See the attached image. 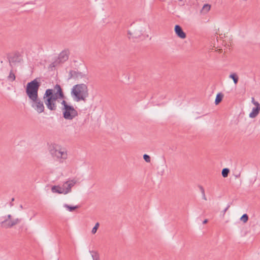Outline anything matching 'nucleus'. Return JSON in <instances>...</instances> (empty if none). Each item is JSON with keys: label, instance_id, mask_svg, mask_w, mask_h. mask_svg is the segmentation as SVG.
Here are the masks:
<instances>
[{"label": "nucleus", "instance_id": "f257e3e1", "mask_svg": "<svg viewBox=\"0 0 260 260\" xmlns=\"http://www.w3.org/2000/svg\"><path fill=\"white\" fill-rule=\"evenodd\" d=\"M40 78H36L27 83L25 92L28 96L31 106L38 113L44 112L45 106L43 101L39 97V90L41 86Z\"/></svg>", "mask_w": 260, "mask_h": 260}, {"label": "nucleus", "instance_id": "f03ea898", "mask_svg": "<svg viewBox=\"0 0 260 260\" xmlns=\"http://www.w3.org/2000/svg\"><path fill=\"white\" fill-rule=\"evenodd\" d=\"M65 96L61 86L56 84L54 89H47L43 95V100L47 108L50 111H56V101L58 99H64Z\"/></svg>", "mask_w": 260, "mask_h": 260}, {"label": "nucleus", "instance_id": "7ed1b4c3", "mask_svg": "<svg viewBox=\"0 0 260 260\" xmlns=\"http://www.w3.org/2000/svg\"><path fill=\"white\" fill-rule=\"evenodd\" d=\"M71 93L75 101L85 102L89 95L87 86L85 84H76L73 87Z\"/></svg>", "mask_w": 260, "mask_h": 260}, {"label": "nucleus", "instance_id": "20e7f679", "mask_svg": "<svg viewBox=\"0 0 260 260\" xmlns=\"http://www.w3.org/2000/svg\"><path fill=\"white\" fill-rule=\"evenodd\" d=\"M62 106L61 109L63 117L67 120H72L78 116V111L74 107L68 104L65 100H62L61 102Z\"/></svg>", "mask_w": 260, "mask_h": 260}, {"label": "nucleus", "instance_id": "39448f33", "mask_svg": "<svg viewBox=\"0 0 260 260\" xmlns=\"http://www.w3.org/2000/svg\"><path fill=\"white\" fill-rule=\"evenodd\" d=\"M76 181L75 180H69L65 182L62 187L60 186L54 185L51 188V191L54 193L59 194H67L71 192V188L76 184Z\"/></svg>", "mask_w": 260, "mask_h": 260}, {"label": "nucleus", "instance_id": "423d86ee", "mask_svg": "<svg viewBox=\"0 0 260 260\" xmlns=\"http://www.w3.org/2000/svg\"><path fill=\"white\" fill-rule=\"evenodd\" d=\"M10 66L12 67V63L16 64V63L21 62L22 60V57L21 54L17 52L14 53L12 55H10L8 57Z\"/></svg>", "mask_w": 260, "mask_h": 260}, {"label": "nucleus", "instance_id": "0eeeda50", "mask_svg": "<svg viewBox=\"0 0 260 260\" xmlns=\"http://www.w3.org/2000/svg\"><path fill=\"white\" fill-rule=\"evenodd\" d=\"M20 221L21 219L19 218H16L13 220L9 221L8 223H7V220H4L1 222V224L3 228L8 229L18 224Z\"/></svg>", "mask_w": 260, "mask_h": 260}, {"label": "nucleus", "instance_id": "6e6552de", "mask_svg": "<svg viewBox=\"0 0 260 260\" xmlns=\"http://www.w3.org/2000/svg\"><path fill=\"white\" fill-rule=\"evenodd\" d=\"M70 55V51L68 49L62 50L59 54L58 59L59 60V63L64 62L69 59Z\"/></svg>", "mask_w": 260, "mask_h": 260}, {"label": "nucleus", "instance_id": "1a4fd4ad", "mask_svg": "<svg viewBox=\"0 0 260 260\" xmlns=\"http://www.w3.org/2000/svg\"><path fill=\"white\" fill-rule=\"evenodd\" d=\"M174 31L178 37L182 39L186 38V33L183 30L182 28L179 25H175L174 27Z\"/></svg>", "mask_w": 260, "mask_h": 260}, {"label": "nucleus", "instance_id": "9d476101", "mask_svg": "<svg viewBox=\"0 0 260 260\" xmlns=\"http://www.w3.org/2000/svg\"><path fill=\"white\" fill-rule=\"evenodd\" d=\"M127 34L129 35V39H137L142 35V33L141 31L138 32V29H136L132 32L128 30Z\"/></svg>", "mask_w": 260, "mask_h": 260}, {"label": "nucleus", "instance_id": "9b49d317", "mask_svg": "<svg viewBox=\"0 0 260 260\" xmlns=\"http://www.w3.org/2000/svg\"><path fill=\"white\" fill-rule=\"evenodd\" d=\"M260 107H253L252 112L249 114V117L255 118L259 113Z\"/></svg>", "mask_w": 260, "mask_h": 260}, {"label": "nucleus", "instance_id": "f8f14e48", "mask_svg": "<svg viewBox=\"0 0 260 260\" xmlns=\"http://www.w3.org/2000/svg\"><path fill=\"white\" fill-rule=\"evenodd\" d=\"M86 74L83 73L82 72H79V71H75V75H74V79L75 80H79L80 79H82L83 78L86 77Z\"/></svg>", "mask_w": 260, "mask_h": 260}, {"label": "nucleus", "instance_id": "ddd939ff", "mask_svg": "<svg viewBox=\"0 0 260 260\" xmlns=\"http://www.w3.org/2000/svg\"><path fill=\"white\" fill-rule=\"evenodd\" d=\"M223 98V94L221 92L218 93L216 95V99L215 100V104L216 105H218L222 100Z\"/></svg>", "mask_w": 260, "mask_h": 260}, {"label": "nucleus", "instance_id": "4468645a", "mask_svg": "<svg viewBox=\"0 0 260 260\" xmlns=\"http://www.w3.org/2000/svg\"><path fill=\"white\" fill-rule=\"evenodd\" d=\"M63 207L67 208L69 211L73 212L76 209L79 208V206H71L68 204H65L63 205Z\"/></svg>", "mask_w": 260, "mask_h": 260}, {"label": "nucleus", "instance_id": "2eb2a0df", "mask_svg": "<svg viewBox=\"0 0 260 260\" xmlns=\"http://www.w3.org/2000/svg\"><path fill=\"white\" fill-rule=\"evenodd\" d=\"M93 260H100L99 254L95 251H90Z\"/></svg>", "mask_w": 260, "mask_h": 260}, {"label": "nucleus", "instance_id": "dca6fc26", "mask_svg": "<svg viewBox=\"0 0 260 260\" xmlns=\"http://www.w3.org/2000/svg\"><path fill=\"white\" fill-rule=\"evenodd\" d=\"M229 77L233 80V81L235 84H237L239 80V77L236 73L231 74L230 75Z\"/></svg>", "mask_w": 260, "mask_h": 260}, {"label": "nucleus", "instance_id": "f3484780", "mask_svg": "<svg viewBox=\"0 0 260 260\" xmlns=\"http://www.w3.org/2000/svg\"><path fill=\"white\" fill-rule=\"evenodd\" d=\"M66 154H64L63 152L57 150L56 153L54 156H56L57 158H66Z\"/></svg>", "mask_w": 260, "mask_h": 260}, {"label": "nucleus", "instance_id": "a211bd4d", "mask_svg": "<svg viewBox=\"0 0 260 260\" xmlns=\"http://www.w3.org/2000/svg\"><path fill=\"white\" fill-rule=\"evenodd\" d=\"M230 169L228 168H224L222 169L221 171V174L223 177L225 178L228 176L229 174L230 173Z\"/></svg>", "mask_w": 260, "mask_h": 260}, {"label": "nucleus", "instance_id": "6ab92c4d", "mask_svg": "<svg viewBox=\"0 0 260 260\" xmlns=\"http://www.w3.org/2000/svg\"><path fill=\"white\" fill-rule=\"evenodd\" d=\"M16 79V76L13 73L12 70H11L9 73V75L8 77V79L11 81H14Z\"/></svg>", "mask_w": 260, "mask_h": 260}, {"label": "nucleus", "instance_id": "aec40b11", "mask_svg": "<svg viewBox=\"0 0 260 260\" xmlns=\"http://www.w3.org/2000/svg\"><path fill=\"white\" fill-rule=\"evenodd\" d=\"M249 217L247 214H244L240 218V220L243 221L244 223H246L248 220Z\"/></svg>", "mask_w": 260, "mask_h": 260}, {"label": "nucleus", "instance_id": "412c9836", "mask_svg": "<svg viewBox=\"0 0 260 260\" xmlns=\"http://www.w3.org/2000/svg\"><path fill=\"white\" fill-rule=\"evenodd\" d=\"M211 8V6L209 4H205L202 8V11L205 12H208Z\"/></svg>", "mask_w": 260, "mask_h": 260}, {"label": "nucleus", "instance_id": "4be33fe9", "mask_svg": "<svg viewBox=\"0 0 260 260\" xmlns=\"http://www.w3.org/2000/svg\"><path fill=\"white\" fill-rule=\"evenodd\" d=\"M100 224L99 222H96L94 225V226L92 228L91 233L93 234H94L96 233L97 230L99 227Z\"/></svg>", "mask_w": 260, "mask_h": 260}, {"label": "nucleus", "instance_id": "5701e85b", "mask_svg": "<svg viewBox=\"0 0 260 260\" xmlns=\"http://www.w3.org/2000/svg\"><path fill=\"white\" fill-rule=\"evenodd\" d=\"M143 159L147 162H150L151 160V158L150 156L146 154L143 155Z\"/></svg>", "mask_w": 260, "mask_h": 260}, {"label": "nucleus", "instance_id": "b1692460", "mask_svg": "<svg viewBox=\"0 0 260 260\" xmlns=\"http://www.w3.org/2000/svg\"><path fill=\"white\" fill-rule=\"evenodd\" d=\"M75 71H74V70L70 71L69 73L68 79H71L72 78L74 79Z\"/></svg>", "mask_w": 260, "mask_h": 260}, {"label": "nucleus", "instance_id": "393cba45", "mask_svg": "<svg viewBox=\"0 0 260 260\" xmlns=\"http://www.w3.org/2000/svg\"><path fill=\"white\" fill-rule=\"evenodd\" d=\"M57 150L56 149L54 148H53L52 149H51L50 150V153L52 154V155L54 156L55 154L57 152Z\"/></svg>", "mask_w": 260, "mask_h": 260}, {"label": "nucleus", "instance_id": "a878e982", "mask_svg": "<svg viewBox=\"0 0 260 260\" xmlns=\"http://www.w3.org/2000/svg\"><path fill=\"white\" fill-rule=\"evenodd\" d=\"M199 187L201 191L202 194L204 193L205 190H204V187L201 185H199Z\"/></svg>", "mask_w": 260, "mask_h": 260}, {"label": "nucleus", "instance_id": "bb28decb", "mask_svg": "<svg viewBox=\"0 0 260 260\" xmlns=\"http://www.w3.org/2000/svg\"><path fill=\"white\" fill-rule=\"evenodd\" d=\"M11 218H12L11 215H10V214L8 215L7 218L5 219V220H7V223L9 222H8L9 220H10V221L12 220Z\"/></svg>", "mask_w": 260, "mask_h": 260}, {"label": "nucleus", "instance_id": "cd10ccee", "mask_svg": "<svg viewBox=\"0 0 260 260\" xmlns=\"http://www.w3.org/2000/svg\"><path fill=\"white\" fill-rule=\"evenodd\" d=\"M253 104L255 106V107H260V104L257 101L253 102Z\"/></svg>", "mask_w": 260, "mask_h": 260}, {"label": "nucleus", "instance_id": "c85d7f7f", "mask_svg": "<svg viewBox=\"0 0 260 260\" xmlns=\"http://www.w3.org/2000/svg\"><path fill=\"white\" fill-rule=\"evenodd\" d=\"M230 207V205H229L224 210L222 211L223 212V215L224 216V215L225 214L226 211L228 210V209L229 208V207Z\"/></svg>", "mask_w": 260, "mask_h": 260}, {"label": "nucleus", "instance_id": "c756f323", "mask_svg": "<svg viewBox=\"0 0 260 260\" xmlns=\"http://www.w3.org/2000/svg\"><path fill=\"white\" fill-rule=\"evenodd\" d=\"M56 61H54L53 62H52L51 64H50V66L51 67H54L56 66Z\"/></svg>", "mask_w": 260, "mask_h": 260}, {"label": "nucleus", "instance_id": "7c9ffc66", "mask_svg": "<svg viewBox=\"0 0 260 260\" xmlns=\"http://www.w3.org/2000/svg\"><path fill=\"white\" fill-rule=\"evenodd\" d=\"M202 197H203V199L204 200H207V198H206V197L205 196V193L202 194Z\"/></svg>", "mask_w": 260, "mask_h": 260}, {"label": "nucleus", "instance_id": "2f4dec72", "mask_svg": "<svg viewBox=\"0 0 260 260\" xmlns=\"http://www.w3.org/2000/svg\"><path fill=\"white\" fill-rule=\"evenodd\" d=\"M208 220L207 219H205L203 221V224H206L208 222Z\"/></svg>", "mask_w": 260, "mask_h": 260}, {"label": "nucleus", "instance_id": "473e14b6", "mask_svg": "<svg viewBox=\"0 0 260 260\" xmlns=\"http://www.w3.org/2000/svg\"><path fill=\"white\" fill-rule=\"evenodd\" d=\"M34 4L35 3L32 2H28V3H25V4Z\"/></svg>", "mask_w": 260, "mask_h": 260}, {"label": "nucleus", "instance_id": "72a5a7b5", "mask_svg": "<svg viewBox=\"0 0 260 260\" xmlns=\"http://www.w3.org/2000/svg\"><path fill=\"white\" fill-rule=\"evenodd\" d=\"M255 101L254 100V98H252V99H251V102L253 104V102H255Z\"/></svg>", "mask_w": 260, "mask_h": 260}, {"label": "nucleus", "instance_id": "f704fd0d", "mask_svg": "<svg viewBox=\"0 0 260 260\" xmlns=\"http://www.w3.org/2000/svg\"><path fill=\"white\" fill-rule=\"evenodd\" d=\"M11 200H12V201H14V198H12Z\"/></svg>", "mask_w": 260, "mask_h": 260}, {"label": "nucleus", "instance_id": "c9c22d12", "mask_svg": "<svg viewBox=\"0 0 260 260\" xmlns=\"http://www.w3.org/2000/svg\"><path fill=\"white\" fill-rule=\"evenodd\" d=\"M20 208H22V205L20 206Z\"/></svg>", "mask_w": 260, "mask_h": 260}, {"label": "nucleus", "instance_id": "e433bc0d", "mask_svg": "<svg viewBox=\"0 0 260 260\" xmlns=\"http://www.w3.org/2000/svg\"><path fill=\"white\" fill-rule=\"evenodd\" d=\"M179 1H182V0H179Z\"/></svg>", "mask_w": 260, "mask_h": 260}]
</instances>
